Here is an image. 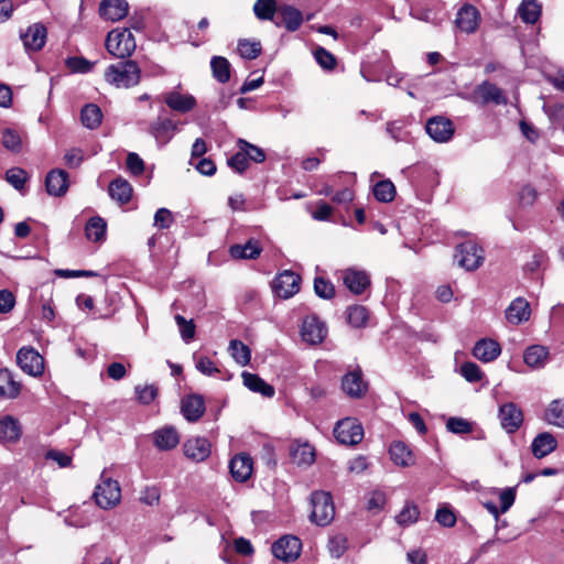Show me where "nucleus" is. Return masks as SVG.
Returning <instances> with one entry per match:
<instances>
[{
  "label": "nucleus",
  "instance_id": "1",
  "mask_svg": "<svg viewBox=\"0 0 564 564\" xmlns=\"http://www.w3.org/2000/svg\"><path fill=\"white\" fill-rule=\"evenodd\" d=\"M141 69L137 62L123 59L110 65L105 72V79L117 88H130L139 84Z\"/></svg>",
  "mask_w": 564,
  "mask_h": 564
},
{
  "label": "nucleus",
  "instance_id": "2",
  "mask_svg": "<svg viewBox=\"0 0 564 564\" xmlns=\"http://www.w3.org/2000/svg\"><path fill=\"white\" fill-rule=\"evenodd\" d=\"M311 521L319 527L329 524L335 516V507L329 492L315 491L311 495Z\"/></svg>",
  "mask_w": 564,
  "mask_h": 564
},
{
  "label": "nucleus",
  "instance_id": "3",
  "mask_svg": "<svg viewBox=\"0 0 564 564\" xmlns=\"http://www.w3.org/2000/svg\"><path fill=\"white\" fill-rule=\"evenodd\" d=\"M94 499L102 509H110L120 502L121 489L119 482L107 477L105 470L101 473L100 481L95 488Z\"/></svg>",
  "mask_w": 564,
  "mask_h": 564
},
{
  "label": "nucleus",
  "instance_id": "4",
  "mask_svg": "<svg viewBox=\"0 0 564 564\" xmlns=\"http://www.w3.org/2000/svg\"><path fill=\"white\" fill-rule=\"evenodd\" d=\"M135 46L133 34L128 29L111 31L106 40L107 51L121 59L130 56L134 52Z\"/></svg>",
  "mask_w": 564,
  "mask_h": 564
},
{
  "label": "nucleus",
  "instance_id": "5",
  "mask_svg": "<svg viewBox=\"0 0 564 564\" xmlns=\"http://www.w3.org/2000/svg\"><path fill=\"white\" fill-rule=\"evenodd\" d=\"M454 259L459 267L473 271L481 265L484 251L477 243L465 241L457 246Z\"/></svg>",
  "mask_w": 564,
  "mask_h": 564
},
{
  "label": "nucleus",
  "instance_id": "6",
  "mask_svg": "<svg viewBox=\"0 0 564 564\" xmlns=\"http://www.w3.org/2000/svg\"><path fill=\"white\" fill-rule=\"evenodd\" d=\"M334 436L340 444L356 445L364 437V429L356 419L346 417L335 425Z\"/></svg>",
  "mask_w": 564,
  "mask_h": 564
},
{
  "label": "nucleus",
  "instance_id": "7",
  "mask_svg": "<svg viewBox=\"0 0 564 564\" xmlns=\"http://www.w3.org/2000/svg\"><path fill=\"white\" fill-rule=\"evenodd\" d=\"M17 364L23 372L32 377H39L44 371V358L31 346L18 350Z\"/></svg>",
  "mask_w": 564,
  "mask_h": 564
},
{
  "label": "nucleus",
  "instance_id": "8",
  "mask_svg": "<svg viewBox=\"0 0 564 564\" xmlns=\"http://www.w3.org/2000/svg\"><path fill=\"white\" fill-rule=\"evenodd\" d=\"M302 550V542L295 535H284L272 544L273 555L283 561L292 562L296 560Z\"/></svg>",
  "mask_w": 564,
  "mask_h": 564
},
{
  "label": "nucleus",
  "instance_id": "9",
  "mask_svg": "<svg viewBox=\"0 0 564 564\" xmlns=\"http://www.w3.org/2000/svg\"><path fill=\"white\" fill-rule=\"evenodd\" d=\"M301 276L293 271L285 270L273 281V290L279 297L289 299L300 291Z\"/></svg>",
  "mask_w": 564,
  "mask_h": 564
},
{
  "label": "nucleus",
  "instance_id": "10",
  "mask_svg": "<svg viewBox=\"0 0 564 564\" xmlns=\"http://www.w3.org/2000/svg\"><path fill=\"white\" fill-rule=\"evenodd\" d=\"M326 334V325L317 316L311 315L303 321L301 335L306 343L311 345L319 344L324 340Z\"/></svg>",
  "mask_w": 564,
  "mask_h": 564
},
{
  "label": "nucleus",
  "instance_id": "11",
  "mask_svg": "<svg viewBox=\"0 0 564 564\" xmlns=\"http://www.w3.org/2000/svg\"><path fill=\"white\" fill-rule=\"evenodd\" d=\"M425 130L434 141L440 143L447 142L454 134L453 122L444 117L429 119Z\"/></svg>",
  "mask_w": 564,
  "mask_h": 564
},
{
  "label": "nucleus",
  "instance_id": "12",
  "mask_svg": "<svg viewBox=\"0 0 564 564\" xmlns=\"http://www.w3.org/2000/svg\"><path fill=\"white\" fill-rule=\"evenodd\" d=\"M499 419L506 432L514 433L523 422V413L516 403L508 402L500 406Z\"/></svg>",
  "mask_w": 564,
  "mask_h": 564
},
{
  "label": "nucleus",
  "instance_id": "13",
  "mask_svg": "<svg viewBox=\"0 0 564 564\" xmlns=\"http://www.w3.org/2000/svg\"><path fill=\"white\" fill-rule=\"evenodd\" d=\"M302 22V12L290 6L280 7L273 21L276 26H284L291 32L296 31Z\"/></svg>",
  "mask_w": 564,
  "mask_h": 564
},
{
  "label": "nucleus",
  "instance_id": "14",
  "mask_svg": "<svg viewBox=\"0 0 564 564\" xmlns=\"http://www.w3.org/2000/svg\"><path fill=\"white\" fill-rule=\"evenodd\" d=\"M341 389L350 398H361L367 391L361 371L356 369L346 373L341 379Z\"/></svg>",
  "mask_w": 564,
  "mask_h": 564
},
{
  "label": "nucleus",
  "instance_id": "15",
  "mask_svg": "<svg viewBox=\"0 0 564 564\" xmlns=\"http://www.w3.org/2000/svg\"><path fill=\"white\" fill-rule=\"evenodd\" d=\"M47 30L42 23H34L30 25L21 39L26 50L40 51L46 42Z\"/></svg>",
  "mask_w": 564,
  "mask_h": 564
},
{
  "label": "nucleus",
  "instance_id": "16",
  "mask_svg": "<svg viewBox=\"0 0 564 564\" xmlns=\"http://www.w3.org/2000/svg\"><path fill=\"white\" fill-rule=\"evenodd\" d=\"M184 454L194 462H203L210 455V443L205 437H193L183 445Z\"/></svg>",
  "mask_w": 564,
  "mask_h": 564
},
{
  "label": "nucleus",
  "instance_id": "17",
  "mask_svg": "<svg viewBox=\"0 0 564 564\" xmlns=\"http://www.w3.org/2000/svg\"><path fill=\"white\" fill-rule=\"evenodd\" d=\"M506 319L512 325L527 322L531 315L529 302L523 297L514 299L505 312Z\"/></svg>",
  "mask_w": 564,
  "mask_h": 564
},
{
  "label": "nucleus",
  "instance_id": "18",
  "mask_svg": "<svg viewBox=\"0 0 564 564\" xmlns=\"http://www.w3.org/2000/svg\"><path fill=\"white\" fill-rule=\"evenodd\" d=\"M252 458L247 454H238L231 458L229 469L232 478L239 482L248 480L253 469Z\"/></svg>",
  "mask_w": 564,
  "mask_h": 564
},
{
  "label": "nucleus",
  "instance_id": "19",
  "mask_svg": "<svg viewBox=\"0 0 564 564\" xmlns=\"http://www.w3.org/2000/svg\"><path fill=\"white\" fill-rule=\"evenodd\" d=\"M479 12L471 4L463 6L456 15V25L466 33H473L477 30L479 24Z\"/></svg>",
  "mask_w": 564,
  "mask_h": 564
},
{
  "label": "nucleus",
  "instance_id": "20",
  "mask_svg": "<svg viewBox=\"0 0 564 564\" xmlns=\"http://www.w3.org/2000/svg\"><path fill=\"white\" fill-rule=\"evenodd\" d=\"M129 11L126 0H102L99 6V13L106 20L116 22L123 19Z\"/></svg>",
  "mask_w": 564,
  "mask_h": 564
},
{
  "label": "nucleus",
  "instance_id": "21",
  "mask_svg": "<svg viewBox=\"0 0 564 564\" xmlns=\"http://www.w3.org/2000/svg\"><path fill=\"white\" fill-rule=\"evenodd\" d=\"M344 284L354 294H361L369 285L370 279L366 271L347 269L343 275Z\"/></svg>",
  "mask_w": 564,
  "mask_h": 564
},
{
  "label": "nucleus",
  "instance_id": "22",
  "mask_svg": "<svg viewBox=\"0 0 564 564\" xmlns=\"http://www.w3.org/2000/svg\"><path fill=\"white\" fill-rule=\"evenodd\" d=\"M46 192L52 196H63L68 189V174L64 170H52L45 178Z\"/></svg>",
  "mask_w": 564,
  "mask_h": 564
},
{
  "label": "nucleus",
  "instance_id": "23",
  "mask_svg": "<svg viewBox=\"0 0 564 564\" xmlns=\"http://www.w3.org/2000/svg\"><path fill=\"white\" fill-rule=\"evenodd\" d=\"M556 447V438L550 432H542L533 438L531 452L535 458L541 459L553 453Z\"/></svg>",
  "mask_w": 564,
  "mask_h": 564
},
{
  "label": "nucleus",
  "instance_id": "24",
  "mask_svg": "<svg viewBox=\"0 0 564 564\" xmlns=\"http://www.w3.org/2000/svg\"><path fill=\"white\" fill-rule=\"evenodd\" d=\"M475 95L480 98L484 105L494 102L496 105H506L507 98L502 90L490 82H484L475 89Z\"/></svg>",
  "mask_w": 564,
  "mask_h": 564
},
{
  "label": "nucleus",
  "instance_id": "25",
  "mask_svg": "<svg viewBox=\"0 0 564 564\" xmlns=\"http://www.w3.org/2000/svg\"><path fill=\"white\" fill-rule=\"evenodd\" d=\"M181 411L187 421H198L205 412L204 399L197 394L184 398L182 400Z\"/></svg>",
  "mask_w": 564,
  "mask_h": 564
},
{
  "label": "nucleus",
  "instance_id": "26",
  "mask_svg": "<svg viewBox=\"0 0 564 564\" xmlns=\"http://www.w3.org/2000/svg\"><path fill=\"white\" fill-rule=\"evenodd\" d=\"M164 102L174 111L182 113L191 111L196 106V99L192 95H182L178 91H170L163 96Z\"/></svg>",
  "mask_w": 564,
  "mask_h": 564
},
{
  "label": "nucleus",
  "instance_id": "27",
  "mask_svg": "<svg viewBox=\"0 0 564 564\" xmlns=\"http://www.w3.org/2000/svg\"><path fill=\"white\" fill-rule=\"evenodd\" d=\"M550 358L549 349L542 345H532L523 352L524 364L532 369H542Z\"/></svg>",
  "mask_w": 564,
  "mask_h": 564
},
{
  "label": "nucleus",
  "instance_id": "28",
  "mask_svg": "<svg viewBox=\"0 0 564 564\" xmlns=\"http://www.w3.org/2000/svg\"><path fill=\"white\" fill-rule=\"evenodd\" d=\"M22 431L20 423L11 415H6L0 419V443L9 444L15 443L21 437Z\"/></svg>",
  "mask_w": 564,
  "mask_h": 564
},
{
  "label": "nucleus",
  "instance_id": "29",
  "mask_svg": "<svg viewBox=\"0 0 564 564\" xmlns=\"http://www.w3.org/2000/svg\"><path fill=\"white\" fill-rule=\"evenodd\" d=\"M153 443L160 451H170L180 443V435L175 427L164 426L153 433Z\"/></svg>",
  "mask_w": 564,
  "mask_h": 564
},
{
  "label": "nucleus",
  "instance_id": "30",
  "mask_svg": "<svg viewBox=\"0 0 564 564\" xmlns=\"http://www.w3.org/2000/svg\"><path fill=\"white\" fill-rule=\"evenodd\" d=\"M501 352L500 345L492 339H480L473 349V355L482 362L495 360Z\"/></svg>",
  "mask_w": 564,
  "mask_h": 564
},
{
  "label": "nucleus",
  "instance_id": "31",
  "mask_svg": "<svg viewBox=\"0 0 564 564\" xmlns=\"http://www.w3.org/2000/svg\"><path fill=\"white\" fill-rule=\"evenodd\" d=\"M176 129V122L167 118L159 117L150 124L149 132L155 138L158 142L166 143L171 140Z\"/></svg>",
  "mask_w": 564,
  "mask_h": 564
},
{
  "label": "nucleus",
  "instance_id": "32",
  "mask_svg": "<svg viewBox=\"0 0 564 564\" xmlns=\"http://www.w3.org/2000/svg\"><path fill=\"white\" fill-rule=\"evenodd\" d=\"M21 392V383L14 379L13 373L7 369H0V397L15 399Z\"/></svg>",
  "mask_w": 564,
  "mask_h": 564
},
{
  "label": "nucleus",
  "instance_id": "33",
  "mask_svg": "<svg viewBox=\"0 0 564 564\" xmlns=\"http://www.w3.org/2000/svg\"><path fill=\"white\" fill-rule=\"evenodd\" d=\"M108 193L113 200L127 204L132 196V186L122 177H117L109 184Z\"/></svg>",
  "mask_w": 564,
  "mask_h": 564
},
{
  "label": "nucleus",
  "instance_id": "34",
  "mask_svg": "<svg viewBox=\"0 0 564 564\" xmlns=\"http://www.w3.org/2000/svg\"><path fill=\"white\" fill-rule=\"evenodd\" d=\"M261 247L257 240L250 239L245 245H234L229 248V254L234 259H256L261 253Z\"/></svg>",
  "mask_w": 564,
  "mask_h": 564
},
{
  "label": "nucleus",
  "instance_id": "35",
  "mask_svg": "<svg viewBox=\"0 0 564 564\" xmlns=\"http://www.w3.org/2000/svg\"><path fill=\"white\" fill-rule=\"evenodd\" d=\"M543 417L546 423L564 429V399L551 401L544 411Z\"/></svg>",
  "mask_w": 564,
  "mask_h": 564
},
{
  "label": "nucleus",
  "instance_id": "36",
  "mask_svg": "<svg viewBox=\"0 0 564 564\" xmlns=\"http://www.w3.org/2000/svg\"><path fill=\"white\" fill-rule=\"evenodd\" d=\"M389 453L393 463L399 466L408 467L414 464V456L403 442H393Z\"/></svg>",
  "mask_w": 564,
  "mask_h": 564
},
{
  "label": "nucleus",
  "instance_id": "37",
  "mask_svg": "<svg viewBox=\"0 0 564 564\" xmlns=\"http://www.w3.org/2000/svg\"><path fill=\"white\" fill-rule=\"evenodd\" d=\"M243 384L251 391L258 392L263 397L271 398L274 395V388L268 384L258 375L250 372H242Z\"/></svg>",
  "mask_w": 564,
  "mask_h": 564
},
{
  "label": "nucleus",
  "instance_id": "38",
  "mask_svg": "<svg viewBox=\"0 0 564 564\" xmlns=\"http://www.w3.org/2000/svg\"><path fill=\"white\" fill-rule=\"evenodd\" d=\"M518 14L524 23L534 24L541 17V6L536 0H523Z\"/></svg>",
  "mask_w": 564,
  "mask_h": 564
},
{
  "label": "nucleus",
  "instance_id": "39",
  "mask_svg": "<svg viewBox=\"0 0 564 564\" xmlns=\"http://www.w3.org/2000/svg\"><path fill=\"white\" fill-rule=\"evenodd\" d=\"M106 221L101 217H91L85 227V235L88 240L99 242L106 236Z\"/></svg>",
  "mask_w": 564,
  "mask_h": 564
},
{
  "label": "nucleus",
  "instance_id": "40",
  "mask_svg": "<svg viewBox=\"0 0 564 564\" xmlns=\"http://www.w3.org/2000/svg\"><path fill=\"white\" fill-rule=\"evenodd\" d=\"M210 68L213 76L221 84H225L230 78V63L226 57L214 56L210 61Z\"/></svg>",
  "mask_w": 564,
  "mask_h": 564
},
{
  "label": "nucleus",
  "instance_id": "41",
  "mask_svg": "<svg viewBox=\"0 0 564 564\" xmlns=\"http://www.w3.org/2000/svg\"><path fill=\"white\" fill-rule=\"evenodd\" d=\"M80 119L85 127L95 129L101 123L102 113L98 106L88 104L82 109Z\"/></svg>",
  "mask_w": 564,
  "mask_h": 564
},
{
  "label": "nucleus",
  "instance_id": "42",
  "mask_svg": "<svg viewBox=\"0 0 564 564\" xmlns=\"http://www.w3.org/2000/svg\"><path fill=\"white\" fill-rule=\"evenodd\" d=\"M229 352L237 364L246 366L250 362L251 351L250 348L241 340L232 339L229 343Z\"/></svg>",
  "mask_w": 564,
  "mask_h": 564
},
{
  "label": "nucleus",
  "instance_id": "43",
  "mask_svg": "<svg viewBox=\"0 0 564 564\" xmlns=\"http://www.w3.org/2000/svg\"><path fill=\"white\" fill-rule=\"evenodd\" d=\"M253 12L259 20L274 21L278 12L276 3L274 0H257Z\"/></svg>",
  "mask_w": 564,
  "mask_h": 564
},
{
  "label": "nucleus",
  "instance_id": "44",
  "mask_svg": "<svg viewBox=\"0 0 564 564\" xmlns=\"http://www.w3.org/2000/svg\"><path fill=\"white\" fill-rule=\"evenodd\" d=\"M373 195L379 202H391L395 196L394 184L389 180L378 182L373 187Z\"/></svg>",
  "mask_w": 564,
  "mask_h": 564
},
{
  "label": "nucleus",
  "instance_id": "45",
  "mask_svg": "<svg viewBox=\"0 0 564 564\" xmlns=\"http://www.w3.org/2000/svg\"><path fill=\"white\" fill-rule=\"evenodd\" d=\"M238 51L242 58L254 59L261 53V43L259 41L240 40Z\"/></svg>",
  "mask_w": 564,
  "mask_h": 564
},
{
  "label": "nucleus",
  "instance_id": "46",
  "mask_svg": "<svg viewBox=\"0 0 564 564\" xmlns=\"http://www.w3.org/2000/svg\"><path fill=\"white\" fill-rule=\"evenodd\" d=\"M348 323L354 327H361L368 319V311L362 305H354L347 310Z\"/></svg>",
  "mask_w": 564,
  "mask_h": 564
},
{
  "label": "nucleus",
  "instance_id": "47",
  "mask_svg": "<svg viewBox=\"0 0 564 564\" xmlns=\"http://www.w3.org/2000/svg\"><path fill=\"white\" fill-rule=\"evenodd\" d=\"M239 149L243 150L247 154L248 160H251L256 163H262L265 160V154L262 149L257 145H253L247 142L243 139L238 140Z\"/></svg>",
  "mask_w": 564,
  "mask_h": 564
},
{
  "label": "nucleus",
  "instance_id": "48",
  "mask_svg": "<svg viewBox=\"0 0 564 564\" xmlns=\"http://www.w3.org/2000/svg\"><path fill=\"white\" fill-rule=\"evenodd\" d=\"M66 66L73 73L86 74L93 69L94 63L82 56H73L66 59Z\"/></svg>",
  "mask_w": 564,
  "mask_h": 564
},
{
  "label": "nucleus",
  "instance_id": "49",
  "mask_svg": "<svg viewBox=\"0 0 564 564\" xmlns=\"http://www.w3.org/2000/svg\"><path fill=\"white\" fill-rule=\"evenodd\" d=\"M446 429L454 434H467L473 431V424L463 417L453 416L447 420Z\"/></svg>",
  "mask_w": 564,
  "mask_h": 564
},
{
  "label": "nucleus",
  "instance_id": "50",
  "mask_svg": "<svg viewBox=\"0 0 564 564\" xmlns=\"http://www.w3.org/2000/svg\"><path fill=\"white\" fill-rule=\"evenodd\" d=\"M182 339L189 343L195 336V324L193 319L186 321L182 315H175Z\"/></svg>",
  "mask_w": 564,
  "mask_h": 564
},
{
  "label": "nucleus",
  "instance_id": "51",
  "mask_svg": "<svg viewBox=\"0 0 564 564\" xmlns=\"http://www.w3.org/2000/svg\"><path fill=\"white\" fill-rule=\"evenodd\" d=\"M293 458L297 464L311 465L315 459V453L311 445L303 444L294 449Z\"/></svg>",
  "mask_w": 564,
  "mask_h": 564
},
{
  "label": "nucleus",
  "instance_id": "52",
  "mask_svg": "<svg viewBox=\"0 0 564 564\" xmlns=\"http://www.w3.org/2000/svg\"><path fill=\"white\" fill-rule=\"evenodd\" d=\"M6 180L15 189H22L28 180V173L20 167H13L7 171Z\"/></svg>",
  "mask_w": 564,
  "mask_h": 564
},
{
  "label": "nucleus",
  "instance_id": "53",
  "mask_svg": "<svg viewBox=\"0 0 564 564\" xmlns=\"http://www.w3.org/2000/svg\"><path fill=\"white\" fill-rule=\"evenodd\" d=\"M174 223V216L167 208H159L154 214L153 226L159 229H169Z\"/></svg>",
  "mask_w": 564,
  "mask_h": 564
},
{
  "label": "nucleus",
  "instance_id": "54",
  "mask_svg": "<svg viewBox=\"0 0 564 564\" xmlns=\"http://www.w3.org/2000/svg\"><path fill=\"white\" fill-rule=\"evenodd\" d=\"M314 291L316 295L322 299H332L335 294L334 285L324 278H315L314 280Z\"/></svg>",
  "mask_w": 564,
  "mask_h": 564
},
{
  "label": "nucleus",
  "instance_id": "55",
  "mask_svg": "<svg viewBox=\"0 0 564 564\" xmlns=\"http://www.w3.org/2000/svg\"><path fill=\"white\" fill-rule=\"evenodd\" d=\"M1 142L10 151H19L21 149L20 135L12 129L3 130Z\"/></svg>",
  "mask_w": 564,
  "mask_h": 564
},
{
  "label": "nucleus",
  "instance_id": "56",
  "mask_svg": "<svg viewBox=\"0 0 564 564\" xmlns=\"http://www.w3.org/2000/svg\"><path fill=\"white\" fill-rule=\"evenodd\" d=\"M228 165L237 173H243L249 166V160L243 150L239 151L228 159Z\"/></svg>",
  "mask_w": 564,
  "mask_h": 564
},
{
  "label": "nucleus",
  "instance_id": "57",
  "mask_svg": "<svg viewBox=\"0 0 564 564\" xmlns=\"http://www.w3.org/2000/svg\"><path fill=\"white\" fill-rule=\"evenodd\" d=\"M347 549V541L341 535H336L328 541V551L335 558H339Z\"/></svg>",
  "mask_w": 564,
  "mask_h": 564
},
{
  "label": "nucleus",
  "instance_id": "58",
  "mask_svg": "<svg viewBox=\"0 0 564 564\" xmlns=\"http://www.w3.org/2000/svg\"><path fill=\"white\" fill-rule=\"evenodd\" d=\"M419 513L415 506H405L397 516V521L401 525H409L417 520Z\"/></svg>",
  "mask_w": 564,
  "mask_h": 564
},
{
  "label": "nucleus",
  "instance_id": "59",
  "mask_svg": "<svg viewBox=\"0 0 564 564\" xmlns=\"http://www.w3.org/2000/svg\"><path fill=\"white\" fill-rule=\"evenodd\" d=\"M460 373L468 382H478L481 379V370L474 362L463 364L460 367Z\"/></svg>",
  "mask_w": 564,
  "mask_h": 564
},
{
  "label": "nucleus",
  "instance_id": "60",
  "mask_svg": "<svg viewBox=\"0 0 564 564\" xmlns=\"http://www.w3.org/2000/svg\"><path fill=\"white\" fill-rule=\"evenodd\" d=\"M126 163L129 172L134 176L141 175L144 172V162L134 152L128 153Z\"/></svg>",
  "mask_w": 564,
  "mask_h": 564
},
{
  "label": "nucleus",
  "instance_id": "61",
  "mask_svg": "<svg viewBox=\"0 0 564 564\" xmlns=\"http://www.w3.org/2000/svg\"><path fill=\"white\" fill-rule=\"evenodd\" d=\"M135 394L142 404H149L155 399L158 389L152 384L144 387L138 386L135 387Z\"/></svg>",
  "mask_w": 564,
  "mask_h": 564
},
{
  "label": "nucleus",
  "instance_id": "62",
  "mask_svg": "<svg viewBox=\"0 0 564 564\" xmlns=\"http://www.w3.org/2000/svg\"><path fill=\"white\" fill-rule=\"evenodd\" d=\"M315 59L325 69H333L336 65L334 55L323 47L315 51Z\"/></svg>",
  "mask_w": 564,
  "mask_h": 564
},
{
  "label": "nucleus",
  "instance_id": "63",
  "mask_svg": "<svg viewBox=\"0 0 564 564\" xmlns=\"http://www.w3.org/2000/svg\"><path fill=\"white\" fill-rule=\"evenodd\" d=\"M196 368L205 376H215L220 372L219 368L208 357H199L196 361Z\"/></svg>",
  "mask_w": 564,
  "mask_h": 564
},
{
  "label": "nucleus",
  "instance_id": "64",
  "mask_svg": "<svg viewBox=\"0 0 564 564\" xmlns=\"http://www.w3.org/2000/svg\"><path fill=\"white\" fill-rule=\"evenodd\" d=\"M436 521L446 528H451L456 523V517L448 508H441L436 511Z\"/></svg>",
  "mask_w": 564,
  "mask_h": 564
}]
</instances>
